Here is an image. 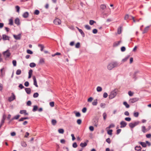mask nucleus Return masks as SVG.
I'll return each instance as SVG.
<instances>
[{"mask_svg":"<svg viewBox=\"0 0 151 151\" xmlns=\"http://www.w3.org/2000/svg\"><path fill=\"white\" fill-rule=\"evenodd\" d=\"M58 132L59 133L63 134L64 132V130L63 129H60L58 130Z\"/></svg>","mask_w":151,"mask_h":151,"instance_id":"nucleus-32","label":"nucleus"},{"mask_svg":"<svg viewBox=\"0 0 151 151\" xmlns=\"http://www.w3.org/2000/svg\"><path fill=\"white\" fill-rule=\"evenodd\" d=\"M29 66L30 67L33 68L35 67L36 65L34 63H31L29 64Z\"/></svg>","mask_w":151,"mask_h":151,"instance_id":"nucleus-28","label":"nucleus"},{"mask_svg":"<svg viewBox=\"0 0 151 151\" xmlns=\"http://www.w3.org/2000/svg\"><path fill=\"white\" fill-rule=\"evenodd\" d=\"M20 117V116L19 115H17L14 116V119H19V117Z\"/></svg>","mask_w":151,"mask_h":151,"instance_id":"nucleus-62","label":"nucleus"},{"mask_svg":"<svg viewBox=\"0 0 151 151\" xmlns=\"http://www.w3.org/2000/svg\"><path fill=\"white\" fill-rule=\"evenodd\" d=\"M93 99L91 97H90L88 99V102H91L93 100Z\"/></svg>","mask_w":151,"mask_h":151,"instance_id":"nucleus-55","label":"nucleus"},{"mask_svg":"<svg viewBox=\"0 0 151 151\" xmlns=\"http://www.w3.org/2000/svg\"><path fill=\"white\" fill-rule=\"evenodd\" d=\"M80 47V43L79 42H77L76 45L75 47L76 48H79Z\"/></svg>","mask_w":151,"mask_h":151,"instance_id":"nucleus-50","label":"nucleus"},{"mask_svg":"<svg viewBox=\"0 0 151 151\" xmlns=\"http://www.w3.org/2000/svg\"><path fill=\"white\" fill-rule=\"evenodd\" d=\"M106 106V104L105 103H101L100 104V106L101 108H105Z\"/></svg>","mask_w":151,"mask_h":151,"instance_id":"nucleus-46","label":"nucleus"},{"mask_svg":"<svg viewBox=\"0 0 151 151\" xmlns=\"http://www.w3.org/2000/svg\"><path fill=\"white\" fill-rule=\"evenodd\" d=\"M139 143L143 147H145L147 146L146 144L144 142H139Z\"/></svg>","mask_w":151,"mask_h":151,"instance_id":"nucleus-21","label":"nucleus"},{"mask_svg":"<svg viewBox=\"0 0 151 151\" xmlns=\"http://www.w3.org/2000/svg\"><path fill=\"white\" fill-rule=\"evenodd\" d=\"M139 72V71L138 70L134 72L132 78L133 79H134V81H135L137 79V77H136L137 75V73H138Z\"/></svg>","mask_w":151,"mask_h":151,"instance_id":"nucleus-9","label":"nucleus"},{"mask_svg":"<svg viewBox=\"0 0 151 151\" xmlns=\"http://www.w3.org/2000/svg\"><path fill=\"white\" fill-rule=\"evenodd\" d=\"M149 26L146 27L145 28L143 31L142 32V33L144 34V33L147 32L149 29Z\"/></svg>","mask_w":151,"mask_h":151,"instance_id":"nucleus-22","label":"nucleus"},{"mask_svg":"<svg viewBox=\"0 0 151 151\" xmlns=\"http://www.w3.org/2000/svg\"><path fill=\"white\" fill-rule=\"evenodd\" d=\"M81 119H78L77 121V122L78 124H80L81 123Z\"/></svg>","mask_w":151,"mask_h":151,"instance_id":"nucleus-56","label":"nucleus"},{"mask_svg":"<svg viewBox=\"0 0 151 151\" xmlns=\"http://www.w3.org/2000/svg\"><path fill=\"white\" fill-rule=\"evenodd\" d=\"M29 15V13L27 12H24L22 16L24 18H27Z\"/></svg>","mask_w":151,"mask_h":151,"instance_id":"nucleus-17","label":"nucleus"},{"mask_svg":"<svg viewBox=\"0 0 151 151\" xmlns=\"http://www.w3.org/2000/svg\"><path fill=\"white\" fill-rule=\"evenodd\" d=\"M139 122L138 121L134 122V123H130L129 124V127L131 128H133L135 126L137 125L139 123Z\"/></svg>","mask_w":151,"mask_h":151,"instance_id":"nucleus-2","label":"nucleus"},{"mask_svg":"<svg viewBox=\"0 0 151 151\" xmlns=\"http://www.w3.org/2000/svg\"><path fill=\"white\" fill-rule=\"evenodd\" d=\"M125 120L126 121L129 122L131 120V118L130 117H126L125 118Z\"/></svg>","mask_w":151,"mask_h":151,"instance_id":"nucleus-61","label":"nucleus"},{"mask_svg":"<svg viewBox=\"0 0 151 151\" xmlns=\"http://www.w3.org/2000/svg\"><path fill=\"white\" fill-rule=\"evenodd\" d=\"M107 96H108L107 93L106 92L104 93L103 94V97L104 98H106L107 97Z\"/></svg>","mask_w":151,"mask_h":151,"instance_id":"nucleus-64","label":"nucleus"},{"mask_svg":"<svg viewBox=\"0 0 151 151\" xmlns=\"http://www.w3.org/2000/svg\"><path fill=\"white\" fill-rule=\"evenodd\" d=\"M25 90L27 94H30L31 92V89L30 88H25Z\"/></svg>","mask_w":151,"mask_h":151,"instance_id":"nucleus-14","label":"nucleus"},{"mask_svg":"<svg viewBox=\"0 0 151 151\" xmlns=\"http://www.w3.org/2000/svg\"><path fill=\"white\" fill-rule=\"evenodd\" d=\"M61 55L60 53L58 52H57L55 54H52V57H54L56 55Z\"/></svg>","mask_w":151,"mask_h":151,"instance_id":"nucleus-48","label":"nucleus"},{"mask_svg":"<svg viewBox=\"0 0 151 151\" xmlns=\"http://www.w3.org/2000/svg\"><path fill=\"white\" fill-rule=\"evenodd\" d=\"M96 90L98 92H100L102 90V88L101 87L98 86L96 88Z\"/></svg>","mask_w":151,"mask_h":151,"instance_id":"nucleus-31","label":"nucleus"},{"mask_svg":"<svg viewBox=\"0 0 151 151\" xmlns=\"http://www.w3.org/2000/svg\"><path fill=\"white\" fill-rule=\"evenodd\" d=\"M15 99V96L13 93H12V96L8 98L9 101L11 102Z\"/></svg>","mask_w":151,"mask_h":151,"instance_id":"nucleus-7","label":"nucleus"},{"mask_svg":"<svg viewBox=\"0 0 151 151\" xmlns=\"http://www.w3.org/2000/svg\"><path fill=\"white\" fill-rule=\"evenodd\" d=\"M15 8L17 10V12H19L20 9L19 7L18 6H16Z\"/></svg>","mask_w":151,"mask_h":151,"instance_id":"nucleus-59","label":"nucleus"},{"mask_svg":"<svg viewBox=\"0 0 151 151\" xmlns=\"http://www.w3.org/2000/svg\"><path fill=\"white\" fill-rule=\"evenodd\" d=\"M6 116L5 115H4L3 116V118L1 120V123L2 124H3L4 122V121L6 119Z\"/></svg>","mask_w":151,"mask_h":151,"instance_id":"nucleus-26","label":"nucleus"},{"mask_svg":"<svg viewBox=\"0 0 151 151\" xmlns=\"http://www.w3.org/2000/svg\"><path fill=\"white\" fill-rule=\"evenodd\" d=\"M139 100V99L137 98H135L132 99H131L129 100V103H133Z\"/></svg>","mask_w":151,"mask_h":151,"instance_id":"nucleus-6","label":"nucleus"},{"mask_svg":"<svg viewBox=\"0 0 151 151\" xmlns=\"http://www.w3.org/2000/svg\"><path fill=\"white\" fill-rule=\"evenodd\" d=\"M37 109L38 107L36 105L34 106L32 109V111L34 112L36 111L37 110Z\"/></svg>","mask_w":151,"mask_h":151,"instance_id":"nucleus-33","label":"nucleus"},{"mask_svg":"<svg viewBox=\"0 0 151 151\" xmlns=\"http://www.w3.org/2000/svg\"><path fill=\"white\" fill-rule=\"evenodd\" d=\"M123 104L125 106L126 108H128L129 107V105L126 101L123 102Z\"/></svg>","mask_w":151,"mask_h":151,"instance_id":"nucleus-29","label":"nucleus"},{"mask_svg":"<svg viewBox=\"0 0 151 151\" xmlns=\"http://www.w3.org/2000/svg\"><path fill=\"white\" fill-rule=\"evenodd\" d=\"M142 149V148L140 146H136L135 147V149L136 150L140 151Z\"/></svg>","mask_w":151,"mask_h":151,"instance_id":"nucleus-25","label":"nucleus"},{"mask_svg":"<svg viewBox=\"0 0 151 151\" xmlns=\"http://www.w3.org/2000/svg\"><path fill=\"white\" fill-rule=\"evenodd\" d=\"M21 71L20 69H18L17 70L16 74L17 75H19L21 74Z\"/></svg>","mask_w":151,"mask_h":151,"instance_id":"nucleus-37","label":"nucleus"},{"mask_svg":"<svg viewBox=\"0 0 151 151\" xmlns=\"http://www.w3.org/2000/svg\"><path fill=\"white\" fill-rule=\"evenodd\" d=\"M14 38L16 40H19L21 38V35L20 34H19L17 35H14Z\"/></svg>","mask_w":151,"mask_h":151,"instance_id":"nucleus-10","label":"nucleus"},{"mask_svg":"<svg viewBox=\"0 0 151 151\" xmlns=\"http://www.w3.org/2000/svg\"><path fill=\"white\" fill-rule=\"evenodd\" d=\"M39 96V94L38 93H35L33 95V96L34 98H36L37 97Z\"/></svg>","mask_w":151,"mask_h":151,"instance_id":"nucleus-39","label":"nucleus"},{"mask_svg":"<svg viewBox=\"0 0 151 151\" xmlns=\"http://www.w3.org/2000/svg\"><path fill=\"white\" fill-rule=\"evenodd\" d=\"M13 64L14 66H16L17 65V62L15 60H13L12 61Z\"/></svg>","mask_w":151,"mask_h":151,"instance_id":"nucleus-60","label":"nucleus"},{"mask_svg":"<svg viewBox=\"0 0 151 151\" xmlns=\"http://www.w3.org/2000/svg\"><path fill=\"white\" fill-rule=\"evenodd\" d=\"M9 37L6 35H3V39L4 40H9Z\"/></svg>","mask_w":151,"mask_h":151,"instance_id":"nucleus-18","label":"nucleus"},{"mask_svg":"<svg viewBox=\"0 0 151 151\" xmlns=\"http://www.w3.org/2000/svg\"><path fill=\"white\" fill-rule=\"evenodd\" d=\"M39 13H40V12L38 10H35L34 12L35 14V15H38L39 14Z\"/></svg>","mask_w":151,"mask_h":151,"instance_id":"nucleus-52","label":"nucleus"},{"mask_svg":"<svg viewBox=\"0 0 151 151\" xmlns=\"http://www.w3.org/2000/svg\"><path fill=\"white\" fill-rule=\"evenodd\" d=\"M121 50L122 52H124L126 48L124 46L122 47L121 48Z\"/></svg>","mask_w":151,"mask_h":151,"instance_id":"nucleus-58","label":"nucleus"},{"mask_svg":"<svg viewBox=\"0 0 151 151\" xmlns=\"http://www.w3.org/2000/svg\"><path fill=\"white\" fill-rule=\"evenodd\" d=\"M9 24L10 25H12L13 24V21L12 19H9Z\"/></svg>","mask_w":151,"mask_h":151,"instance_id":"nucleus-54","label":"nucleus"},{"mask_svg":"<svg viewBox=\"0 0 151 151\" xmlns=\"http://www.w3.org/2000/svg\"><path fill=\"white\" fill-rule=\"evenodd\" d=\"M21 145L22 147H25L27 146L26 143L24 142H21Z\"/></svg>","mask_w":151,"mask_h":151,"instance_id":"nucleus-27","label":"nucleus"},{"mask_svg":"<svg viewBox=\"0 0 151 151\" xmlns=\"http://www.w3.org/2000/svg\"><path fill=\"white\" fill-rule=\"evenodd\" d=\"M139 115V113L138 112H134V116L135 117H137Z\"/></svg>","mask_w":151,"mask_h":151,"instance_id":"nucleus-51","label":"nucleus"},{"mask_svg":"<svg viewBox=\"0 0 151 151\" xmlns=\"http://www.w3.org/2000/svg\"><path fill=\"white\" fill-rule=\"evenodd\" d=\"M79 31L82 35L83 37H84L85 36V34L82 30L81 29H79Z\"/></svg>","mask_w":151,"mask_h":151,"instance_id":"nucleus-35","label":"nucleus"},{"mask_svg":"<svg viewBox=\"0 0 151 151\" xmlns=\"http://www.w3.org/2000/svg\"><path fill=\"white\" fill-rule=\"evenodd\" d=\"M103 117L104 119L105 120L106 119L107 117V114L105 112L103 114Z\"/></svg>","mask_w":151,"mask_h":151,"instance_id":"nucleus-38","label":"nucleus"},{"mask_svg":"<svg viewBox=\"0 0 151 151\" xmlns=\"http://www.w3.org/2000/svg\"><path fill=\"white\" fill-rule=\"evenodd\" d=\"M72 146L74 148H76L77 147V145L76 142H74Z\"/></svg>","mask_w":151,"mask_h":151,"instance_id":"nucleus-53","label":"nucleus"},{"mask_svg":"<svg viewBox=\"0 0 151 151\" xmlns=\"http://www.w3.org/2000/svg\"><path fill=\"white\" fill-rule=\"evenodd\" d=\"M87 145V144L86 142L83 143L81 142L80 144V146L82 147H85Z\"/></svg>","mask_w":151,"mask_h":151,"instance_id":"nucleus-19","label":"nucleus"},{"mask_svg":"<svg viewBox=\"0 0 151 151\" xmlns=\"http://www.w3.org/2000/svg\"><path fill=\"white\" fill-rule=\"evenodd\" d=\"M113 130L112 129H110L108 131L107 133L108 134L111 135L112 134V132Z\"/></svg>","mask_w":151,"mask_h":151,"instance_id":"nucleus-47","label":"nucleus"},{"mask_svg":"<svg viewBox=\"0 0 151 151\" xmlns=\"http://www.w3.org/2000/svg\"><path fill=\"white\" fill-rule=\"evenodd\" d=\"M29 83L28 81H26L25 82L24 85L26 87H28L29 86Z\"/></svg>","mask_w":151,"mask_h":151,"instance_id":"nucleus-63","label":"nucleus"},{"mask_svg":"<svg viewBox=\"0 0 151 151\" xmlns=\"http://www.w3.org/2000/svg\"><path fill=\"white\" fill-rule=\"evenodd\" d=\"M122 32V27H120L119 28H118L117 30L118 33L119 34H120Z\"/></svg>","mask_w":151,"mask_h":151,"instance_id":"nucleus-36","label":"nucleus"},{"mask_svg":"<svg viewBox=\"0 0 151 151\" xmlns=\"http://www.w3.org/2000/svg\"><path fill=\"white\" fill-rule=\"evenodd\" d=\"M32 73V70L31 69L29 70V72L28 78H31Z\"/></svg>","mask_w":151,"mask_h":151,"instance_id":"nucleus-23","label":"nucleus"},{"mask_svg":"<svg viewBox=\"0 0 151 151\" xmlns=\"http://www.w3.org/2000/svg\"><path fill=\"white\" fill-rule=\"evenodd\" d=\"M33 79L34 81V85L36 87H38V86L37 84V82L35 77L34 76H33Z\"/></svg>","mask_w":151,"mask_h":151,"instance_id":"nucleus-12","label":"nucleus"},{"mask_svg":"<svg viewBox=\"0 0 151 151\" xmlns=\"http://www.w3.org/2000/svg\"><path fill=\"white\" fill-rule=\"evenodd\" d=\"M131 15H129L128 14H127L124 17V19L127 20L128 19H129V17H130V16Z\"/></svg>","mask_w":151,"mask_h":151,"instance_id":"nucleus-57","label":"nucleus"},{"mask_svg":"<svg viewBox=\"0 0 151 151\" xmlns=\"http://www.w3.org/2000/svg\"><path fill=\"white\" fill-rule=\"evenodd\" d=\"M142 131L144 133H145L146 132V127L145 126H142Z\"/></svg>","mask_w":151,"mask_h":151,"instance_id":"nucleus-34","label":"nucleus"},{"mask_svg":"<svg viewBox=\"0 0 151 151\" xmlns=\"http://www.w3.org/2000/svg\"><path fill=\"white\" fill-rule=\"evenodd\" d=\"M85 27L88 30H90L91 29V27L88 25H85Z\"/></svg>","mask_w":151,"mask_h":151,"instance_id":"nucleus-44","label":"nucleus"},{"mask_svg":"<svg viewBox=\"0 0 151 151\" xmlns=\"http://www.w3.org/2000/svg\"><path fill=\"white\" fill-rule=\"evenodd\" d=\"M45 60L43 58H40V59L39 63L40 64H43L44 63Z\"/></svg>","mask_w":151,"mask_h":151,"instance_id":"nucleus-20","label":"nucleus"},{"mask_svg":"<svg viewBox=\"0 0 151 151\" xmlns=\"http://www.w3.org/2000/svg\"><path fill=\"white\" fill-rule=\"evenodd\" d=\"M120 124L121 125V128H124L127 125V123L124 121H122L120 122Z\"/></svg>","mask_w":151,"mask_h":151,"instance_id":"nucleus-8","label":"nucleus"},{"mask_svg":"<svg viewBox=\"0 0 151 151\" xmlns=\"http://www.w3.org/2000/svg\"><path fill=\"white\" fill-rule=\"evenodd\" d=\"M111 63L113 65L114 68H117L120 66V64L117 61H113L111 62Z\"/></svg>","mask_w":151,"mask_h":151,"instance_id":"nucleus-4","label":"nucleus"},{"mask_svg":"<svg viewBox=\"0 0 151 151\" xmlns=\"http://www.w3.org/2000/svg\"><path fill=\"white\" fill-rule=\"evenodd\" d=\"M107 68L109 70H111L114 68L111 62L108 64L107 66Z\"/></svg>","mask_w":151,"mask_h":151,"instance_id":"nucleus-11","label":"nucleus"},{"mask_svg":"<svg viewBox=\"0 0 151 151\" xmlns=\"http://www.w3.org/2000/svg\"><path fill=\"white\" fill-rule=\"evenodd\" d=\"M51 122L53 125H55L57 123V121L56 120L53 119L52 120Z\"/></svg>","mask_w":151,"mask_h":151,"instance_id":"nucleus-30","label":"nucleus"},{"mask_svg":"<svg viewBox=\"0 0 151 151\" xmlns=\"http://www.w3.org/2000/svg\"><path fill=\"white\" fill-rule=\"evenodd\" d=\"M27 53L30 54H32L33 53L32 51L30 50H27Z\"/></svg>","mask_w":151,"mask_h":151,"instance_id":"nucleus-45","label":"nucleus"},{"mask_svg":"<svg viewBox=\"0 0 151 151\" xmlns=\"http://www.w3.org/2000/svg\"><path fill=\"white\" fill-rule=\"evenodd\" d=\"M116 94L117 93L115 90L112 91L111 93L110 94L109 96V98L112 99L114 98L116 96Z\"/></svg>","mask_w":151,"mask_h":151,"instance_id":"nucleus-1","label":"nucleus"},{"mask_svg":"<svg viewBox=\"0 0 151 151\" xmlns=\"http://www.w3.org/2000/svg\"><path fill=\"white\" fill-rule=\"evenodd\" d=\"M128 94L129 95V96H132L134 94V93L133 92H132L131 91H129L128 92Z\"/></svg>","mask_w":151,"mask_h":151,"instance_id":"nucleus-49","label":"nucleus"},{"mask_svg":"<svg viewBox=\"0 0 151 151\" xmlns=\"http://www.w3.org/2000/svg\"><path fill=\"white\" fill-rule=\"evenodd\" d=\"M3 54L5 57L6 58H9L11 55V53L9 50H7L6 51L3 52Z\"/></svg>","mask_w":151,"mask_h":151,"instance_id":"nucleus-3","label":"nucleus"},{"mask_svg":"<svg viewBox=\"0 0 151 151\" xmlns=\"http://www.w3.org/2000/svg\"><path fill=\"white\" fill-rule=\"evenodd\" d=\"M14 22L17 25H19L20 24L19 19L18 18L16 19L15 20Z\"/></svg>","mask_w":151,"mask_h":151,"instance_id":"nucleus-15","label":"nucleus"},{"mask_svg":"<svg viewBox=\"0 0 151 151\" xmlns=\"http://www.w3.org/2000/svg\"><path fill=\"white\" fill-rule=\"evenodd\" d=\"M114 127V124H111L109 127H107L106 128V129H110V128H112V127Z\"/></svg>","mask_w":151,"mask_h":151,"instance_id":"nucleus-42","label":"nucleus"},{"mask_svg":"<svg viewBox=\"0 0 151 151\" xmlns=\"http://www.w3.org/2000/svg\"><path fill=\"white\" fill-rule=\"evenodd\" d=\"M38 46L40 47L41 48V51H42L43 49L44 48V46L42 45L41 44H39L38 45Z\"/></svg>","mask_w":151,"mask_h":151,"instance_id":"nucleus-43","label":"nucleus"},{"mask_svg":"<svg viewBox=\"0 0 151 151\" xmlns=\"http://www.w3.org/2000/svg\"><path fill=\"white\" fill-rule=\"evenodd\" d=\"M20 113L22 114H24L25 115H28V114L26 110H21L20 111Z\"/></svg>","mask_w":151,"mask_h":151,"instance_id":"nucleus-16","label":"nucleus"},{"mask_svg":"<svg viewBox=\"0 0 151 151\" xmlns=\"http://www.w3.org/2000/svg\"><path fill=\"white\" fill-rule=\"evenodd\" d=\"M96 23V22L93 20H90L89 21V24L91 25H92L94 23Z\"/></svg>","mask_w":151,"mask_h":151,"instance_id":"nucleus-40","label":"nucleus"},{"mask_svg":"<svg viewBox=\"0 0 151 151\" xmlns=\"http://www.w3.org/2000/svg\"><path fill=\"white\" fill-rule=\"evenodd\" d=\"M98 104L97 100L96 99L94 100L92 103V104L93 106H96Z\"/></svg>","mask_w":151,"mask_h":151,"instance_id":"nucleus-24","label":"nucleus"},{"mask_svg":"<svg viewBox=\"0 0 151 151\" xmlns=\"http://www.w3.org/2000/svg\"><path fill=\"white\" fill-rule=\"evenodd\" d=\"M53 22L55 25H59L61 24V22L60 19L56 18L54 20Z\"/></svg>","mask_w":151,"mask_h":151,"instance_id":"nucleus-5","label":"nucleus"},{"mask_svg":"<svg viewBox=\"0 0 151 151\" xmlns=\"http://www.w3.org/2000/svg\"><path fill=\"white\" fill-rule=\"evenodd\" d=\"M121 42V41H119L117 42H115L113 44V46L114 47H116L118 46L119 45Z\"/></svg>","mask_w":151,"mask_h":151,"instance_id":"nucleus-13","label":"nucleus"},{"mask_svg":"<svg viewBox=\"0 0 151 151\" xmlns=\"http://www.w3.org/2000/svg\"><path fill=\"white\" fill-rule=\"evenodd\" d=\"M101 8L103 10H104L106 8V6L105 5L102 4L101 6Z\"/></svg>","mask_w":151,"mask_h":151,"instance_id":"nucleus-41","label":"nucleus"}]
</instances>
